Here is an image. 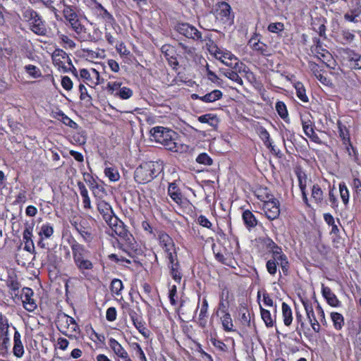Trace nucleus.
<instances>
[{
    "label": "nucleus",
    "mask_w": 361,
    "mask_h": 361,
    "mask_svg": "<svg viewBox=\"0 0 361 361\" xmlns=\"http://www.w3.org/2000/svg\"><path fill=\"white\" fill-rule=\"evenodd\" d=\"M152 140L161 144L168 150L178 152L179 146L176 142L177 134L172 130L162 126H157L150 130Z\"/></svg>",
    "instance_id": "1"
},
{
    "label": "nucleus",
    "mask_w": 361,
    "mask_h": 361,
    "mask_svg": "<svg viewBox=\"0 0 361 361\" xmlns=\"http://www.w3.org/2000/svg\"><path fill=\"white\" fill-rule=\"evenodd\" d=\"M71 247L75 267L82 274L86 275L94 267L93 263L88 259L90 251L76 241L72 243Z\"/></svg>",
    "instance_id": "2"
},
{
    "label": "nucleus",
    "mask_w": 361,
    "mask_h": 361,
    "mask_svg": "<svg viewBox=\"0 0 361 361\" xmlns=\"http://www.w3.org/2000/svg\"><path fill=\"white\" fill-rule=\"evenodd\" d=\"M213 20L219 21L222 23H226L231 20V6L226 2H222L219 6V8L216 11V15L207 14L202 17L200 20V25L202 28L205 30H212L211 25L209 22Z\"/></svg>",
    "instance_id": "3"
},
{
    "label": "nucleus",
    "mask_w": 361,
    "mask_h": 361,
    "mask_svg": "<svg viewBox=\"0 0 361 361\" xmlns=\"http://www.w3.org/2000/svg\"><path fill=\"white\" fill-rule=\"evenodd\" d=\"M56 325L60 332L68 337H75L80 328L75 320L65 313L58 315Z\"/></svg>",
    "instance_id": "4"
},
{
    "label": "nucleus",
    "mask_w": 361,
    "mask_h": 361,
    "mask_svg": "<svg viewBox=\"0 0 361 361\" xmlns=\"http://www.w3.org/2000/svg\"><path fill=\"white\" fill-rule=\"evenodd\" d=\"M71 225L78 232L84 241L90 243L93 239L92 228L91 224L92 220L82 216L74 217L71 221Z\"/></svg>",
    "instance_id": "5"
},
{
    "label": "nucleus",
    "mask_w": 361,
    "mask_h": 361,
    "mask_svg": "<svg viewBox=\"0 0 361 361\" xmlns=\"http://www.w3.org/2000/svg\"><path fill=\"white\" fill-rule=\"evenodd\" d=\"M107 224L110 226L116 235L119 236L122 240H123L126 244H128L132 248L133 247L134 238L133 235L128 231V230L125 228L123 223L120 221L117 218L116 221H111L107 223Z\"/></svg>",
    "instance_id": "6"
},
{
    "label": "nucleus",
    "mask_w": 361,
    "mask_h": 361,
    "mask_svg": "<svg viewBox=\"0 0 361 361\" xmlns=\"http://www.w3.org/2000/svg\"><path fill=\"white\" fill-rule=\"evenodd\" d=\"M152 166H153V163L147 162L137 167L134 175L135 181L138 183H145L153 179L152 177Z\"/></svg>",
    "instance_id": "7"
},
{
    "label": "nucleus",
    "mask_w": 361,
    "mask_h": 361,
    "mask_svg": "<svg viewBox=\"0 0 361 361\" xmlns=\"http://www.w3.org/2000/svg\"><path fill=\"white\" fill-rule=\"evenodd\" d=\"M69 23V25L72 28V30L75 32L76 34V38L82 42L85 41H96L97 39L90 35L87 31V29L85 27L84 25L81 24L79 19L77 18L74 20L73 21H71Z\"/></svg>",
    "instance_id": "8"
},
{
    "label": "nucleus",
    "mask_w": 361,
    "mask_h": 361,
    "mask_svg": "<svg viewBox=\"0 0 361 361\" xmlns=\"http://www.w3.org/2000/svg\"><path fill=\"white\" fill-rule=\"evenodd\" d=\"M176 30L187 38L202 41V33L195 27L188 23H178L176 26Z\"/></svg>",
    "instance_id": "9"
},
{
    "label": "nucleus",
    "mask_w": 361,
    "mask_h": 361,
    "mask_svg": "<svg viewBox=\"0 0 361 361\" xmlns=\"http://www.w3.org/2000/svg\"><path fill=\"white\" fill-rule=\"evenodd\" d=\"M159 245L164 249L166 253V258L171 255H177L176 247L173 239L165 232H159L158 234Z\"/></svg>",
    "instance_id": "10"
},
{
    "label": "nucleus",
    "mask_w": 361,
    "mask_h": 361,
    "mask_svg": "<svg viewBox=\"0 0 361 361\" xmlns=\"http://www.w3.org/2000/svg\"><path fill=\"white\" fill-rule=\"evenodd\" d=\"M166 259L168 262L167 267L170 271V275L176 282L180 283L183 275L177 255H171L170 257H168Z\"/></svg>",
    "instance_id": "11"
},
{
    "label": "nucleus",
    "mask_w": 361,
    "mask_h": 361,
    "mask_svg": "<svg viewBox=\"0 0 361 361\" xmlns=\"http://www.w3.org/2000/svg\"><path fill=\"white\" fill-rule=\"evenodd\" d=\"M214 56L216 59L221 61L226 66L231 67L232 69H238L239 63L238 60L230 51H223L218 49L216 50Z\"/></svg>",
    "instance_id": "12"
},
{
    "label": "nucleus",
    "mask_w": 361,
    "mask_h": 361,
    "mask_svg": "<svg viewBox=\"0 0 361 361\" xmlns=\"http://www.w3.org/2000/svg\"><path fill=\"white\" fill-rule=\"evenodd\" d=\"M262 209L267 218L271 221L276 219L280 214L279 202L277 199L264 203Z\"/></svg>",
    "instance_id": "13"
},
{
    "label": "nucleus",
    "mask_w": 361,
    "mask_h": 361,
    "mask_svg": "<svg viewBox=\"0 0 361 361\" xmlns=\"http://www.w3.org/2000/svg\"><path fill=\"white\" fill-rule=\"evenodd\" d=\"M97 209L102 216L104 220L106 222L116 221L117 217L114 215L111 206L104 200H99L97 201Z\"/></svg>",
    "instance_id": "14"
},
{
    "label": "nucleus",
    "mask_w": 361,
    "mask_h": 361,
    "mask_svg": "<svg viewBox=\"0 0 361 361\" xmlns=\"http://www.w3.org/2000/svg\"><path fill=\"white\" fill-rule=\"evenodd\" d=\"M33 290L28 287L22 289V298L23 307L28 312H33L37 308L35 300L32 298Z\"/></svg>",
    "instance_id": "15"
},
{
    "label": "nucleus",
    "mask_w": 361,
    "mask_h": 361,
    "mask_svg": "<svg viewBox=\"0 0 361 361\" xmlns=\"http://www.w3.org/2000/svg\"><path fill=\"white\" fill-rule=\"evenodd\" d=\"M302 302L312 329L314 332L319 333L320 331V325L315 317L312 304L307 300H302Z\"/></svg>",
    "instance_id": "16"
},
{
    "label": "nucleus",
    "mask_w": 361,
    "mask_h": 361,
    "mask_svg": "<svg viewBox=\"0 0 361 361\" xmlns=\"http://www.w3.org/2000/svg\"><path fill=\"white\" fill-rule=\"evenodd\" d=\"M223 97V93L219 90H214L204 95H200L198 94H192L191 98L192 99H198L204 103H212L219 100Z\"/></svg>",
    "instance_id": "17"
},
{
    "label": "nucleus",
    "mask_w": 361,
    "mask_h": 361,
    "mask_svg": "<svg viewBox=\"0 0 361 361\" xmlns=\"http://www.w3.org/2000/svg\"><path fill=\"white\" fill-rule=\"evenodd\" d=\"M248 45L253 50L258 51L263 55H269V47L259 39V35L255 34L249 40Z\"/></svg>",
    "instance_id": "18"
},
{
    "label": "nucleus",
    "mask_w": 361,
    "mask_h": 361,
    "mask_svg": "<svg viewBox=\"0 0 361 361\" xmlns=\"http://www.w3.org/2000/svg\"><path fill=\"white\" fill-rule=\"evenodd\" d=\"M314 45L312 47L311 50L316 56L319 59H325L330 56V53L324 48L322 47V42L318 38L313 39Z\"/></svg>",
    "instance_id": "19"
},
{
    "label": "nucleus",
    "mask_w": 361,
    "mask_h": 361,
    "mask_svg": "<svg viewBox=\"0 0 361 361\" xmlns=\"http://www.w3.org/2000/svg\"><path fill=\"white\" fill-rule=\"evenodd\" d=\"M299 187L302 192V200L306 205L310 206L307 199V193L306 192V187L307 183V177L304 172L299 171L297 173Z\"/></svg>",
    "instance_id": "20"
},
{
    "label": "nucleus",
    "mask_w": 361,
    "mask_h": 361,
    "mask_svg": "<svg viewBox=\"0 0 361 361\" xmlns=\"http://www.w3.org/2000/svg\"><path fill=\"white\" fill-rule=\"evenodd\" d=\"M301 122H302V126L303 131L305 134L310 137L313 138L314 137H316V134L314 133V130L313 129L312 126V122L310 119V115L308 114H304L301 116Z\"/></svg>",
    "instance_id": "21"
},
{
    "label": "nucleus",
    "mask_w": 361,
    "mask_h": 361,
    "mask_svg": "<svg viewBox=\"0 0 361 361\" xmlns=\"http://www.w3.org/2000/svg\"><path fill=\"white\" fill-rule=\"evenodd\" d=\"M14 345L13 348V354L17 357H22L24 355V347L21 341V335L18 331H16L13 336Z\"/></svg>",
    "instance_id": "22"
},
{
    "label": "nucleus",
    "mask_w": 361,
    "mask_h": 361,
    "mask_svg": "<svg viewBox=\"0 0 361 361\" xmlns=\"http://www.w3.org/2000/svg\"><path fill=\"white\" fill-rule=\"evenodd\" d=\"M322 293L324 298L326 300L327 302L333 307H336L339 304V300L336 295L331 291L330 288L322 285Z\"/></svg>",
    "instance_id": "23"
},
{
    "label": "nucleus",
    "mask_w": 361,
    "mask_h": 361,
    "mask_svg": "<svg viewBox=\"0 0 361 361\" xmlns=\"http://www.w3.org/2000/svg\"><path fill=\"white\" fill-rule=\"evenodd\" d=\"M109 345L118 357L122 359L127 358V355H128L127 351L116 339L111 338L109 341Z\"/></svg>",
    "instance_id": "24"
},
{
    "label": "nucleus",
    "mask_w": 361,
    "mask_h": 361,
    "mask_svg": "<svg viewBox=\"0 0 361 361\" xmlns=\"http://www.w3.org/2000/svg\"><path fill=\"white\" fill-rule=\"evenodd\" d=\"M29 24L31 27V30L37 35H44L45 33L46 29L44 27V24L40 17L38 15L36 18H34Z\"/></svg>",
    "instance_id": "25"
},
{
    "label": "nucleus",
    "mask_w": 361,
    "mask_h": 361,
    "mask_svg": "<svg viewBox=\"0 0 361 361\" xmlns=\"http://www.w3.org/2000/svg\"><path fill=\"white\" fill-rule=\"evenodd\" d=\"M348 61L349 66L353 69H361V54L350 51L348 53Z\"/></svg>",
    "instance_id": "26"
},
{
    "label": "nucleus",
    "mask_w": 361,
    "mask_h": 361,
    "mask_svg": "<svg viewBox=\"0 0 361 361\" xmlns=\"http://www.w3.org/2000/svg\"><path fill=\"white\" fill-rule=\"evenodd\" d=\"M208 317V302L206 298L202 300V306L200 308L198 323L202 327H205L207 323V318Z\"/></svg>",
    "instance_id": "27"
},
{
    "label": "nucleus",
    "mask_w": 361,
    "mask_h": 361,
    "mask_svg": "<svg viewBox=\"0 0 361 361\" xmlns=\"http://www.w3.org/2000/svg\"><path fill=\"white\" fill-rule=\"evenodd\" d=\"M168 193L171 198L177 204L182 202V195L175 183L169 184L168 188Z\"/></svg>",
    "instance_id": "28"
},
{
    "label": "nucleus",
    "mask_w": 361,
    "mask_h": 361,
    "mask_svg": "<svg viewBox=\"0 0 361 361\" xmlns=\"http://www.w3.org/2000/svg\"><path fill=\"white\" fill-rule=\"evenodd\" d=\"M324 199V192L318 184H314L312 187L311 200L316 204L322 203Z\"/></svg>",
    "instance_id": "29"
},
{
    "label": "nucleus",
    "mask_w": 361,
    "mask_h": 361,
    "mask_svg": "<svg viewBox=\"0 0 361 361\" xmlns=\"http://www.w3.org/2000/svg\"><path fill=\"white\" fill-rule=\"evenodd\" d=\"M282 317L286 326H288L293 322V314L290 307L286 302L282 303Z\"/></svg>",
    "instance_id": "30"
},
{
    "label": "nucleus",
    "mask_w": 361,
    "mask_h": 361,
    "mask_svg": "<svg viewBox=\"0 0 361 361\" xmlns=\"http://www.w3.org/2000/svg\"><path fill=\"white\" fill-rule=\"evenodd\" d=\"M272 260L279 264L285 274H288L289 264L287 257L284 254L274 255Z\"/></svg>",
    "instance_id": "31"
},
{
    "label": "nucleus",
    "mask_w": 361,
    "mask_h": 361,
    "mask_svg": "<svg viewBox=\"0 0 361 361\" xmlns=\"http://www.w3.org/2000/svg\"><path fill=\"white\" fill-rule=\"evenodd\" d=\"M80 76L87 81H92L93 78H95L97 80L95 84H98V80L99 78V72L94 68L91 69V71H89L85 68L81 69L80 71Z\"/></svg>",
    "instance_id": "32"
},
{
    "label": "nucleus",
    "mask_w": 361,
    "mask_h": 361,
    "mask_svg": "<svg viewBox=\"0 0 361 361\" xmlns=\"http://www.w3.org/2000/svg\"><path fill=\"white\" fill-rule=\"evenodd\" d=\"M243 219L246 226L249 228H254L257 224L255 216L249 210H246L243 213Z\"/></svg>",
    "instance_id": "33"
},
{
    "label": "nucleus",
    "mask_w": 361,
    "mask_h": 361,
    "mask_svg": "<svg viewBox=\"0 0 361 361\" xmlns=\"http://www.w3.org/2000/svg\"><path fill=\"white\" fill-rule=\"evenodd\" d=\"M237 71L240 72V68L238 67L237 70H230L226 69L222 71L223 74L231 80L232 81L242 85L243 82L242 78L239 76L238 73H237Z\"/></svg>",
    "instance_id": "34"
},
{
    "label": "nucleus",
    "mask_w": 361,
    "mask_h": 361,
    "mask_svg": "<svg viewBox=\"0 0 361 361\" xmlns=\"http://www.w3.org/2000/svg\"><path fill=\"white\" fill-rule=\"evenodd\" d=\"M221 321L224 331H233V323L231 314L225 313L221 317Z\"/></svg>",
    "instance_id": "35"
},
{
    "label": "nucleus",
    "mask_w": 361,
    "mask_h": 361,
    "mask_svg": "<svg viewBox=\"0 0 361 361\" xmlns=\"http://www.w3.org/2000/svg\"><path fill=\"white\" fill-rule=\"evenodd\" d=\"M339 193L341 200L345 206L349 203L350 192L344 182L340 183L338 185Z\"/></svg>",
    "instance_id": "36"
},
{
    "label": "nucleus",
    "mask_w": 361,
    "mask_h": 361,
    "mask_svg": "<svg viewBox=\"0 0 361 361\" xmlns=\"http://www.w3.org/2000/svg\"><path fill=\"white\" fill-rule=\"evenodd\" d=\"M0 333V349L6 351L10 346L9 329Z\"/></svg>",
    "instance_id": "37"
},
{
    "label": "nucleus",
    "mask_w": 361,
    "mask_h": 361,
    "mask_svg": "<svg viewBox=\"0 0 361 361\" xmlns=\"http://www.w3.org/2000/svg\"><path fill=\"white\" fill-rule=\"evenodd\" d=\"M197 120L202 123H207L210 126H215L217 124L218 120L215 115L212 114H206L197 118Z\"/></svg>",
    "instance_id": "38"
},
{
    "label": "nucleus",
    "mask_w": 361,
    "mask_h": 361,
    "mask_svg": "<svg viewBox=\"0 0 361 361\" xmlns=\"http://www.w3.org/2000/svg\"><path fill=\"white\" fill-rule=\"evenodd\" d=\"M63 13L64 18L68 23L78 18V15L75 12L73 8L71 6L64 5Z\"/></svg>",
    "instance_id": "39"
},
{
    "label": "nucleus",
    "mask_w": 361,
    "mask_h": 361,
    "mask_svg": "<svg viewBox=\"0 0 361 361\" xmlns=\"http://www.w3.org/2000/svg\"><path fill=\"white\" fill-rule=\"evenodd\" d=\"M331 318L334 328L337 330L341 329L344 325V319L343 315L338 312H332L331 314Z\"/></svg>",
    "instance_id": "40"
},
{
    "label": "nucleus",
    "mask_w": 361,
    "mask_h": 361,
    "mask_svg": "<svg viewBox=\"0 0 361 361\" xmlns=\"http://www.w3.org/2000/svg\"><path fill=\"white\" fill-rule=\"evenodd\" d=\"M261 317L263 319L267 327H272L274 324V320L272 319L271 313L269 310H265L260 307Z\"/></svg>",
    "instance_id": "41"
},
{
    "label": "nucleus",
    "mask_w": 361,
    "mask_h": 361,
    "mask_svg": "<svg viewBox=\"0 0 361 361\" xmlns=\"http://www.w3.org/2000/svg\"><path fill=\"white\" fill-rule=\"evenodd\" d=\"M25 72L32 78L37 79L42 76V72L39 68L34 65H27L25 66Z\"/></svg>",
    "instance_id": "42"
},
{
    "label": "nucleus",
    "mask_w": 361,
    "mask_h": 361,
    "mask_svg": "<svg viewBox=\"0 0 361 361\" xmlns=\"http://www.w3.org/2000/svg\"><path fill=\"white\" fill-rule=\"evenodd\" d=\"M104 174L110 181L116 182L119 180L120 174L118 170L113 167H106L104 169Z\"/></svg>",
    "instance_id": "43"
},
{
    "label": "nucleus",
    "mask_w": 361,
    "mask_h": 361,
    "mask_svg": "<svg viewBox=\"0 0 361 361\" xmlns=\"http://www.w3.org/2000/svg\"><path fill=\"white\" fill-rule=\"evenodd\" d=\"M110 288L112 293L120 295L123 289V282L120 279H114L111 281Z\"/></svg>",
    "instance_id": "44"
},
{
    "label": "nucleus",
    "mask_w": 361,
    "mask_h": 361,
    "mask_svg": "<svg viewBox=\"0 0 361 361\" xmlns=\"http://www.w3.org/2000/svg\"><path fill=\"white\" fill-rule=\"evenodd\" d=\"M54 233L53 226L49 224H42L40 231H39V235L44 237L46 238H49Z\"/></svg>",
    "instance_id": "45"
},
{
    "label": "nucleus",
    "mask_w": 361,
    "mask_h": 361,
    "mask_svg": "<svg viewBox=\"0 0 361 361\" xmlns=\"http://www.w3.org/2000/svg\"><path fill=\"white\" fill-rule=\"evenodd\" d=\"M276 110L280 117L286 119L288 117V113L286 104L283 102H277L276 104Z\"/></svg>",
    "instance_id": "46"
},
{
    "label": "nucleus",
    "mask_w": 361,
    "mask_h": 361,
    "mask_svg": "<svg viewBox=\"0 0 361 361\" xmlns=\"http://www.w3.org/2000/svg\"><path fill=\"white\" fill-rule=\"evenodd\" d=\"M296 94L297 97L303 102H308V97L306 95V91L303 85L300 82H298L295 85Z\"/></svg>",
    "instance_id": "47"
},
{
    "label": "nucleus",
    "mask_w": 361,
    "mask_h": 361,
    "mask_svg": "<svg viewBox=\"0 0 361 361\" xmlns=\"http://www.w3.org/2000/svg\"><path fill=\"white\" fill-rule=\"evenodd\" d=\"M53 58L54 61L56 63H59V61H60L61 58L63 59L64 61H71V59L68 54L62 49H56L54 52Z\"/></svg>",
    "instance_id": "48"
},
{
    "label": "nucleus",
    "mask_w": 361,
    "mask_h": 361,
    "mask_svg": "<svg viewBox=\"0 0 361 361\" xmlns=\"http://www.w3.org/2000/svg\"><path fill=\"white\" fill-rule=\"evenodd\" d=\"M339 136L343 141L344 145H347L350 142V136L347 128L345 126H341L338 123Z\"/></svg>",
    "instance_id": "49"
},
{
    "label": "nucleus",
    "mask_w": 361,
    "mask_h": 361,
    "mask_svg": "<svg viewBox=\"0 0 361 361\" xmlns=\"http://www.w3.org/2000/svg\"><path fill=\"white\" fill-rule=\"evenodd\" d=\"M137 331L145 338L148 337L147 331L145 326V322L141 319H137L133 322Z\"/></svg>",
    "instance_id": "50"
},
{
    "label": "nucleus",
    "mask_w": 361,
    "mask_h": 361,
    "mask_svg": "<svg viewBox=\"0 0 361 361\" xmlns=\"http://www.w3.org/2000/svg\"><path fill=\"white\" fill-rule=\"evenodd\" d=\"M196 161L201 164L211 166L213 163L211 157L206 153H202L196 158Z\"/></svg>",
    "instance_id": "51"
},
{
    "label": "nucleus",
    "mask_w": 361,
    "mask_h": 361,
    "mask_svg": "<svg viewBox=\"0 0 361 361\" xmlns=\"http://www.w3.org/2000/svg\"><path fill=\"white\" fill-rule=\"evenodd\" d=\"M32 231L33 225L27 224L23 231V238L24 242H33L32 241Z\"/></svg>",
    "instance_id": "52"
},
{
    "label": "nucleus",
    "mask_w": 361,
    "mask_h": 361,
    "mask_svg": "<svg viewBox=\"0 0 361 361\" xmlns=\"http://www.w3.org/2000/svg\"><path fill=\"white\" fill-rule=\"evenodd\" d=\"M268 30L273 33L278 34L284 29V25L282 23H271L268 25Z\"/></svg>",
    "instance_id": "53"
},
{
    "label": "nucleus",
    "mask_w": 361,
    "mask_h": 361,
    "mask_svg": "<svg viewBox=\"0 0 361 361\" xmlns=\"http://www.w3.org/2000/svg\"><path fill=\"white\" fill-rule=\"evenodd\" d=\"M39 14L31 8H27L23 11V16L25 18V20L27 22H30L34 18H36V17Z\"/></svg>",
    "instance_id": "54"
},
{
    "label": "nucleus",
    "mask_w": 361,
    "mask_h": 361,
    "mask_svg": "<svg viewBox=\"0 0 361 361\" xmlns=\"http://www.w3.org/2000/svg\"><path fill=\"white\" fill-rule=\"evenodd\" d=\"M118 94L122 99H128L132 97L133 90L128 87H123L119 90Z\"/></svg>",
    "instance_id": "55"
},
{
    "label": "nucleus",
    "mask_w": 361,
    "mask_h": 361,
    "mask_svg": "<svg viewBox=\"0 0 361 361\" xmlns=\"http://www.w3.org/2000/svg\"><path fill=\"white\" fill-rule=\"evenodd\" d=\"M59 115L61 116V121L66 126H69L72 128H76L78 125L75 122H74L72 119H71L68 116L64 114L63 112H60Z\"/></svg>",
    "instance_id": "56"
},
{
    "label": "nucleus",
    "mask_w": 361,
    "mask_h": 361,
    "mask_svg": "<svg viewBox=\"0 0 361 361\" xmlns=\"http://www.w3.org/2000/svg\"><path fill=\"white\" fill-rule=\"evenodd\" d=\"M260 136H261V138L262 139V140L264 141V145H265L267 147H269V148H271V149H274V147H273V146L271 145V139H270V135H269V133L267 132V130H265V129H263V130L261 131Z\"/></svg>",
    "instance_id": "57"
},
{
    "label": "nucleus",
    "mask_w": 361,
    "mask_h": 361,
    "mask_svg": "<svg viewBox=\"0 0 361 361\" xmlns=\"http://www.w3.org/2000/svg\"><path fill=\"white\" fill-rule=\"evenodd\" d=\"M61 40L64 44L65 48L74 49L76 46L75 43L70 39L68 36L65 35H61L60 36Z\"/></svg>",
    "instance_id": "58"
},
{
    "label": "nucleus",
    "mask_w": 361,
    "mask_h": 361,
    "mask_svg": "<svg viewBox=\"0 0 361 361\" xmlns=\"http://www.w3.org/2000/svg\"><path fill=\"white\" fill-rule=\"evenodd\" d=\"M266 267L271 275H275L277 271V264L275 260L269 259L267 262Z\"/></svg>",
    "instance_id": "59"
},
{
    "label": "nucleus",
    "mask_w": 361,
    "mask_h": 361,
    "mask_svg": "<svg viewBox=\"0 0 361 361\" xmlns=\"http://www.w3.org/2000/svg\"><path fill=\"white\" fill-rule=\"evenodd\" d=\"M117 312L115 307H109L106 312V318L109 322H114L116 319Z\"/></svg>",
    "instance_id": "60"
},
{
    "label": "nucleus",
    "mask_w": 361,
    "mask_h": 361,
    "mask_svg": "<svg viewBox=\"0 0 361 361\" xmlns=\"http://www.w3.org/2000/svg\"><path fill=\"white\" fill-rule=\"evenodd\" d=\"M334 188L331 189L329 192V200L331 203V206L334 209H336L338 207V201L336 198V196L334 193Z\"/></svg>",
    "instance_id": "61"
},
{
    "label": "nucleus",
    "mask_w": 361,
    "mask_h": 361,
    "mask_svg": "<svg viewBox=\"0 0 361 361\" xmlns=\"http://www.w3.org/2000/svg\"><path fill=\"white\" fill-rule=\"evenodd\" d=\"M121 82H109L106 85V90L110 94H113L115 90L121 89Z\"/></svg>",
    "instance_id": "62"
},
{
    "label": "nucleus",
    "mask_w": 361,
    "mask_h": 361,
    "mask_svg": "<svg viewBox=\"0 0 361 361\" xmlns=\"http://www.w3.org/2000/svg\"><path fill=\"white\" fill-rule=\"evenodd\" d=\"M84 180L89 185L90 188H97V182L93 177L88 173L83 174Z\"/></svg>",
    "instance_id": "63"
},
{
    "label": "nucleus",
    "mask_w": 361,
    "mask_h": 361,
    "mask_svg": "<svg viewBox=\"0 0 361 361\" xmlns=\"http://www.w3.org/2000/svg\"><path fill=\"white\" fill-rule=\"evenodd\" d=\"M353 187L355 190V192L357 196H361V181L358 178H354L353 180Z\"/></svg>",
    "instance_id": "64"
}]
</instances>
